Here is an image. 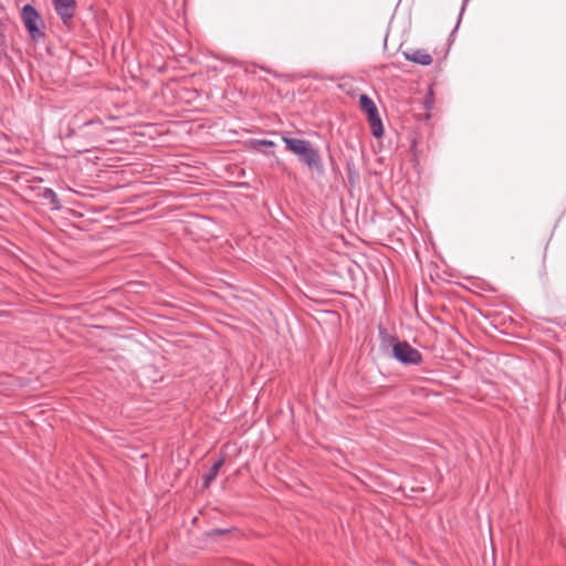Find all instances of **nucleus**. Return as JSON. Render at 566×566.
Returning <instances> with one entry per match:
<instances>
[{"mask_svg":"<svg viewBox=\"0 0 566 566\" xmlns=\"http://www.w3.org/2000/svg\"><path fill=\"white\" fill-rule=\"evenodd\" d=\"M287 150L297 156L298 160L317 172H323L324 166L321 155L317 149L313 147L311 142L306 139L291 138L282 136Z\"/></svg>","mask_w":566,"mask_h":566,"instance_id":"1","label":"nucleus"},{"mask_svg":"<svg viewBox=\"0 0 566 566\" xmlns=\"http://www.w3.org/2000/svg\"><path fill=\"white\" fill-rule=\"evenodd\" d=\"M359 107L367 115L371 134L375 137H381L384 135V127L374 101L367 94H361L359 96Z\"/></svg>","mask_w":566,"mask_h":566,"instance_id":"3","label":"nucleus"},{"mask_svg":"<svg viewBox=\"0 0 566 566\" xmlns=\"http://www.w3.org/2000/svg\"><path fill=\"white\" fill-rule=\"evenodd\" d=\"M42 197L50 200L51 205L55 208V209H59L60 208V201L57 199V196L56 193L50 189V188H45L43 190V193H42Z\"/></svg>","mask_w":566,"mask_h":566,"instance_id":"8","label":"nucleus"},{"mask_svg":"<svg viewBox=\"0 0 566 566\" xmlns=\"http://www.w3.org/2000/svg\"><path fill=\"white\" fill-rule=\"evenodd\" d=\"M53 7L63 23H67L74 17L76 9L75 0H52Z\"/></svg>","mask_w":566,"mask_h":566,"instance_id":"5","label":"nucleus"},{"mask_svg":"<svg viewBox=\"0 0 566 566\" xmlns=\"http://www.w3.org/2000/svg\"><path fill=\"white\" fill-rule=\"evenodd\" d=\"M214 533L221 534V533H223V531L217 530V531H214Z\"/></svg>","mask_w":566,"mask_h":566,"instance_id":"11","label":"nucleus"},{"mask_svg":"<svg viewBox=\"0 0 566 566\" xmlns=\"http://www.w3.org/2000/svg\"><path fill=\"white\" fill-rule=\"evenodd\" d=\"M252 146L255 149H259L261 146H263V147H274L275 143L272 142V140H268V139H256V140L252 142Z\"/></svg>","mask_w":566,"mask_h":566,"instance_id":"9","label":"nucleus"},{"mask_svg":"<svg viewBox=\"0 0 566 566\" xmlns=\"http://www.w3.org/2000/svg\"><path fill=\"white\" fill-rule=\"evenodd\" d=\"M394 357L405 365H418L421 363V353L407 342H397L392 347Z\"/></svg>","mask_w":566,"mask_h":566,"instance_id":"4","label":"nucleus"},{"mask_svg":"<svg viewBox=\"0 0 566 566\" xmlns=\"http://www.w3.org/2000/svg\"><path fill=\"white\" fill-rule=\"evenodd\" d=\"M224 459L221 458L216 461L210 468L209 472L203 476V484L206 488L210 485V483L216 479L219 473L220 468L223 465Z\"/></svg>","mask_w":566,"mask_h":566,"instance_id":"7","label":"nucleus"},{"mask_svg":"<svg viewBox=\"0 0 566 566\" xmlns=\"http://www.w3.org/2000/svg\"><path fill=\"white\" fill-rule=\"evenodd\" d=\"M103 122L96 117V118H93V119H90V120H86L83 126H91V125H98V126H102Z\"/></svg>","mask_w":566,"mask_h":566,"instance_id":"10","label":"nucleus"},{"mask_svg":"<svg viewBox=\"0 0 566 566\" xmlns=\"http://www.w3.org/2000/svg\"><path fill=\"white\" fill-rule=\"evenodd\" d=\"M403 54L406 60L420 65H430L432 63V56L426 50L422 49L405 52Z\"/></svg>","mask_w":566,"mask_h":566,"instance_id":"6","label":"nucleus"},{"mask_svg":"<svg viewBox=\"0 0 566 566\" xmlns=\"http://www.w3.org/2000/svg\"><path fill=\"white\" fill-rule=\"evenodd\" d=\"M22 20L27 31L29 32L31 39L33 41L39 42L44 39V22L34 7L31 4H25L22 8Z\"/></svg>","mask_w":566,"mask_h":566,"instance_id":"2","label":"nucleus"}]
</instances>
